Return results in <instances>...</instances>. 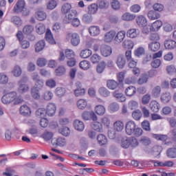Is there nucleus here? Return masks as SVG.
Wrapping results in <instances>:
<instances>
[{
  "label": "nucleus",
  "instance_id": "f257e3e1",
  "mask_svg": "<svg viewBox=\"0 0 176 176\" xmlns=\"http://www.w3.org/2000/svg\"><path fill=\"white\" fill-rule=\"evenodd\" d=\"M13 11L14 13H22L23 16L30 14V11L25 8V1L24 0H18L14 6Z\"/></svg>",
  "mask_w": 176,
  "mask_h": 176
},
{
  "label": "nucleus",
  "instance_id": "f03ea898",
  "mask_svg": "<svg viewBox=\"0 0 176 176\" xmlns=\"http://www.w3.org/2000/svg\"><path fill=\"white\" fill-rule=\"evenodd\" d=\"M16 97H17V93L16 91L9 92L2 96L1 102L5 105H8L13 102L16 100Z\"/></svg>",
  "mask_w": 176,
  "mask_h": 176
},
{
  "label": "nucleus",
  "instance_id": "7ed1b4c3",
  "mask_svg": "<svg viewBox=\"0 0 176 176\" xmlns=\"http://www.w3.org/2000/svg\"><path fill=\"white\" fill-rule=\"evenodd\" d=\"M67 39L70 40L72 46H78L80 43V36L77 33H69Z\"/></svg>",
  "mask_w": 176,
  "mask_h": 176
},
{
  "label": "nucleus",
  "instance_id": "20e7f679",
  "mask_svg": "<svg viewBox=\"0 0 176 176\" xmlns=\"http://www.w3.org/2000/svg\"><path fill=\"white\" fill-rule=\"evenodd\" d=\"M78 12L76 10H72L69 12L65 14V17L63 18L64 24H69L73 20V19L76 17Z\"/></svg>",
  "mask_w": 176,
  "mask_h": 176
},
{
  "label": "nucleus",
  "instance_id": "39448f33",
  "mask_svg": "<svg viewBox=\"0 0 176 176\" xmlns=\"http://www.w3.org/2000/svg\"><path fill=\"white\" fill-rule=\"evenodd\" d=\"M137 128V124L134 121H129L125 126V131L128 135H133Z\"/></svg>",
  "mask_w": 176,
  "mask_h": 176
},
{
  "label": "nucleus",
  "instance_id": "423d86ee",
  "mask_svg": "<svg viewBox=\"0 0 176 176\" xmlns=\"http://www.w3.org/2000/svg\"><path fill=\"white\" fill-rule=\"evenodd\" d=\"M100 53L103 57H108L112 54V47L109 45H102L100 47Z\"/></svg>",
  "mask_w": 176,
  "mask_h": 176
},
{
  "label": "nucleus",
  "instance_id": "0eeeda50",
  "mask_svg": "<svg viewBox=\"0 0 176 176\" xmlns=\"http://www.w3.org/2000/svg\"><path fill=\"white\" fill-rule=\"evenodd\" d=\"M57 107H56L55 104L49 103L47 106V109L45 111L48 116H54Z\"/></svg>",
  "mask_w": 176,
  "mask_h": 176
},
{
  "label": "nucleus",
  "instance_id": "6e6552de",
  "mask_svg": "<svg viewBox=\"0 0 176 176\" xmlns=\"http://www.w3.org/2000/svg\"><path fill=\"white\" fill-rule=\"evenodd\" d=\"M116 65L120 69H123L126 65V58L123 55H118L116 60Z\"/></svg>",
  "mask_w": 176,
  "mask_h": 176
},
{
  "label": "nucleus",
  "instance_id": "1a4fd4ad",
  "mask_svg": "<svg viewBox=\"0 0 176 176\" xmlns=\"http://www.w3.org/2000/svg\"><path fill=\"white\" fill-rule=\"evenodd\" d=\"M164 47L168 50H173L176 47V42L174 40H166L164 41Z\"/></svg>",
  "mask_w": 176,
  "mask_h": 176
},
{
  "label": "nucleus",
  "instance_id": "9d476101",
  "mask_svg": "<svg viewBox=\"0 0 176 176\" xmlns=\"http://www.w3.org/2000/svg\"><path fill=\"white\" fill-rule=\"evenodd\" d=\"M162 25H163V22H162V21L160 20H157L150 27V31H152L153 32H155L156 31L162 28Z\"/></svg>",
  "mask_w": 176,
  "mask_h": 176
},
{
  "label": "nucleus",
  "instance_id": "9b49d317",
  "mask_svg": "<svg viewBox=\"0 0 176 176\" xmlns=\"http://www.w3.org/2000/svg\"><path fill=\"white\" fill-rule=\"evenodd\" d=\"M124 38H126V32L120 31L116 35V37L114 38V41L117 43H120L123 42Z\"/></svg>",
  "mask_w": 176,
  "mask_h": 176
},
{
  "label": "nucleus",
  "instance_id": "f8f14e48",
  "mask_svg": "<svg viewBox=\"0 0 176 176\" xmlns=\"http://www.w3.org/2000/svg\"><path fill=\"white\" fill-rule=\"evenodd\" d=\"M19 112L23 116H30L31 115V109L26 104H24L20 107Z\"/></svg>",
  "mask_w": 176,
  "mask_h": 176
},
{
  "label": "nucleus",
  "instance_id": "ddd939ff",
  "mask_svg": "<svg viewBox=\"0 0 176 176\" xmlns=\"http://www.w3.org/2000/svg\"><path fill=\"white\" fill-rule=\"evenodd\" d=\"M136 23L139 27H145L148 24V21L145 16L140 15L136 18Z\"/></svg>",
  "mask_w": 176,
  "mask_h": 176
},
{
  "label": "nucleus",
  "instance_id": "4468645a",
  "mask_svg": "<svg viewBox=\"0 0 176 176\" xmlns=\"http://www.w3.org/2000/svg\"><path fill=\"white\" fill-rule=\"evenodd\" d=\"M116 36V32L114 30H111L106 33L104 35V41L105 42H112L113 41V38Z\"/></svg>",
  "mask_w": 176,
  "mask_h": 176
},
{
  "label": "nucleus",
  "instance_id": "2eb2a0df",
  "mask_svg": "<svg viewBox=\"0 0 176 176\" xmlns=\"http://www.w3.org/2000/svg\"><path fill=\"white\" fill-rule=\"evenodd\" d=\"M74 129L77 130V131H83V130H85V124L79 120H74Z\"/></svg>",
  "mask_w": 176,
  "mask_h": 176
},
{
  "label": "nucleus",
  "instance_id": "dca6fc26",
  "mask_svg": "<svg viewBox=\"0 0 176 176\" xmlns=\"http://www.w3.org/2000/svg\"><path fill=\"white\" fill-rule=\"evenodd\" d=\"M137 93V88L134 86H129L125 89V94L126 97H133Z\"/></svg>",
  "mask_w": 176,
  "mask_h": 176
},
{
  "label": "nucleus",
  "instance_id": "f3484780",
  "mask_svg": "<svg viewBox=\"0 0 176 176\" xmlns=\"http://www.w3.org/2000/svg\"><path fill=\"white\" fill-rule=\"evenodd\" d=\"M97 140L100 146H104V145H107L108 144V139L107 138V136L103 134H99L97 136Z\"/></svg>",
  "mask_w": 176,
  "mask_h": 176
},
{
  "label": "nucleus",
  "instance_id": "a211bd4d",
  "mask_svg": "<svg viewBox=\"0 0 176 176\" xmlns=\"http://www.w3.org/2000/svg\"><path fill=\"white\" fill-rule=\"evenodd\" d=\"M45 39L47 42H49L51 45H56V40L53 38V34L50 30H47L45 33Z\"/></svg>",
  "mask_w": 176,
  "mask_h": 176
},
{
  "label": "nucleus",
  "instance_id": "6ab92c4d",
  "mask_svg": "<svg viewBox=\"0 0 176 176\" xmlns=\"http://www.w3.org/2000/svg\"><path fill=\"white\" fill-rule=\"evenodd\" d=\"M100 27L93 25L89 28V32L91 36H97L100 35Z\"/></svg>",
  "mask_w": 176,
  "mask_h": 176
},
{
  "label": "nucleus",
  "instance_id": "aec40b11",
  "mask_svg": "<svg viewBox=\"0 0 176 176\" xmlns=\"http://www.w3.org/2000/svg\"><path fill=\"white\" fill-rule=\"evenodd\" d=\"M98 8L99 9H108L109 8V1L107 0H98L97 3Z\"/></svg>",
  "mask_w": 176,
  "mask_h": 176
},
{
  "label": "nucleus",
  "instance_id": "412c9836",
  "mask_svg": "<svg viewBox=\"0 0 176 176\" xmlns=\"http://www.w3.org/2000/svg\"><path fill=\"white\" fill-rule=\"evenodd\" d=\"M148 49L151 52H157L160 49V43L158 41H153L148 44Z\"/></svg>",
  "mask_w": 176,
  "mask_h": 176
},
{
  "label": "nucleus",
  "instance_id": "4be33fe9",
  "mask_svg": "<svg viewBox=\"0 0 176 176\" xmlns=\"http://www.w3.org/2000/svg\"><path fill=\"white\" fill-rule=\"evenodd\" d=\"M171 100V94L165 92L161 96V101L163 104H168Z\"/></svg>",
  "mask_w": 176,
  "mask_h": 176
},
{
  "label": "nucleus",
  "instance_id": "5701e85b",
  "mask_svg": "<svg viewBox=\"0 0 176 176\" xmlns=\"http://www.w3.org/2000/svg\"><path fill=\"white\" fill-rule=\"evenodd\" d=\"M113 97L119 101V102H124L126 101V96L123 95L122 93H119V91H116L113 93Z\"/></svg>",
  "mask_w": 176,
  "mask_h": 176
},
{
  "label": "nucleus",
  "instance_id": "b1692460",
  "mask_svg": "<svg viewBox=\"0 0 176 176\" xmlns=\"http://www.w3.org/2000/svg\"><path fill=\"white\" fill-rule=\"evenodd\" d=\"M113 129L116 131H122L124 129V123L120 120L116 121L113 124Z\"/></svg>",
  "mask_w": 176,
  "mask_h": 176
},
{
  "label": "nucleus",
  "instance_id": "393cba45",
  "mask_svg": "<svg viewBox=\"0 0 176 176\" xmlns=\"http://www.w3.org/2000/svg\"><path fill=\"white\" fill-rule=\"evenodd\" d=\"M121 146L124 149H129L130 148V138H122L121 140Z\"/></svg>",
  "mask_w": 176,
  "mask_h": 176
},
{
  "label": "nucleus",
  "instance_id": "a878e982",
  "mask_svg": "<svg viewBox=\"0 0 176 176\" xmlns=\"http://www.w3.org/2000/svg\"><path fill=\"white\" fill-rule=\"evenodd\" d=\"M148 17L150 20H157L160 18V14L155 10H150L148 12Z\"/></svg>",
  "mask_w": 176,
  "mask_h": 176
},
{
  "label": "nucleus",
  "instance_id": "bb28decb",
  "mask_svg": "<svg viewBox=\"0 0 176 176\" xmlns=\"http://www.w3.org/2000/svg\"><path fill=\"white\" fill-rule=\"evenodd\" d=\"M150 108L152 112L157 113L160 109V105L156 100H153L150 103Z\"/></svg>",
  "mask_w": 176,
  "mask_h": 176
},
{
  "label": "nucleus",
  "instance_id": "cd10ccee",
  "mask_svg": "<svg viewBox=\"0 0 176 176\" xmlns=\"http://www.w3.org/2000/svg\"><path fill=\"white\" fill-rule=\"evenodd\" d=\"M45 31H46V27L43 23H41L36 25V32H37L38 35L45 34Z\"/></svg>",
  "mask_w": 176,
  "mask_h": 176
},
{
  "label": "nucleus",
  "instance_id": "c85d7f7f",
  "mask_svg": "<svg viewBox=\"0 0 176 176\" xmlns=\"http://www.w3.org/2000/svg\"><path fill=\"white\" fill-rule=\"evenodd\" d=\"M41 89H38L37 87H32L31 89V94L32 97L34 98V100H39L41 98V93H39Z\"/></svg>",
  "mask_w": 176,
  "mask_h": 176
},
{
  "label": "nucleus",
  "instance_id": "c756f323",
  "mask_svg": "<svg viewBox=\"0 0 176 176\" xmlns=\"http://www.w3.org/2000/svg\"><path fill=\"white\" fill-rule=\"evenodd\" d=\"M46 115H47V113L45 108H40L36 111V116L37 118H40L41 119L45 118Z\"/></svg>",
  "mask_w": 176,
  "mask_h": 176
},
{
  "label": "nucleus",
  "instance_id": "7c9ffc66",
  "mask_svg": "<svg viewBox=\"0 0 176 176\" xmlns=\"http://www.w3.org/2000/svg\"><path fill=\"white\" fill-rule=\"evenodd\" d=\"M46 43H45L44 40H41L40 41H38L36 44V47H35V51L38 53V52H42V50H43V49L45 48Z\"/></svg>",
  "mask_w": 176,
  "mask_h": 176
},
{
  "label": "nucleus",
  "instance_id": "2f4dec72",
  "mask_svg": "<svg viewBox=\"0 0 176 176\" xmlns=\"http://www.w3.org/2000/svg\"><path fill=\"white\" fill-rule=\"evenodd\" d=\"M72 6L70 3H66L63 5L61 8V12L63 14H65L71 11H72Z\"/></svg>",
  "mask_w": 176,
  "mask_h": 176
},
{
  "label": "nucleus",
  "instance_id": "473e14b6",
  "mask_svg": "<svg viewBox=\"0 0 176 176\" xmlns=\"http://www.w3.org/2000/svg\"><path fill=\"white\" fill-rule=\"evenodd\" d=\"M91 127L95 131H98V133H102V124L99 122H94L91 124Z\"/></svg>",
  "mask_w": 176,
  "mask_h": 176
},
{
  "label": "nucleus",
  "instance_id": "72a5a7b5",
  "mask_svg": "<svg viewBox=\"0 0 176 176\" xmlns=\"http://www.w3.org/2000/svg\"><path fill=\"white\" fill-rule=\"evenodd\" d=\"M79 67L81 68V69L87 71V69H89L90 67H91V65L88 60H82L79 64Z\"/></svg>",
  "mask_w": 176,
  "mask_h": 176
},
{
  "label": "nucleus",
  "instance_id": "f704fd0d",
  "mask_svg": "<svg viewBox=\"0 0 176 176\" xmlns=\"http://www.w3.org/2000/svg\"><path fill=\"white\" fill-rule=\"evenodd\" d=\"M122 19L124 21H131L135 19V15L129 12H126L123 14Z\"/></svg>",
  "mask_w": 176,
  "mask_h": 176
},
{
  "label": "nucleus",
  "instance_id": "c9c22d12",
  "mask_svg": "<svg viewBox=\"0 0 176 176\" xmlns=\"http://www.w3.org/2000/svg\"><path fill=\"white\" fill-rule=\"evenodd\" d=\"M92 53L91 50L89 49L82 50L80 53V56L82 58H89V57L91 56Z\"/></svg>",
  "mask_w": 176,
  "mask_h": 176
},
{
  "label": "nucleus",
  "instance_id": "e433bc0d",
  "mask_svg": "<svg viewBox=\"0 0 176 176\" xmlns=\"http://www.w3.org/2000/svg\"><path fill=\"white\" fill-rule=\"evenodd\" d=\"M36 17L37 20H39V21H43V20H45L46 17H47V15L44 11H37L36 13Z\"/></svg>",
  "mask_w": 176,
  "mask_h": 176
},
{
  "label": "nucleus",
  "instance_id": "4c0bfd02",
  "mask_svg": "<svg viewBox=\"0 0 176 176\" xmlns=\"http://www.w3.org/2000/svg\"><path fill=\"white\" fill-rule=\"evenodd\" d=\"M166 155L169 159L176 158V148H170L167 150Z\"/></svg>",
  "mask_w": 176,
  "mask_h": 176
},
{
  "label": "nucleus",
  "instance_id": "58836bf2",
  "mask_svg": "<svg viewBox=\"0 0 176 176\" xmlns=\"http://www.w3.org/2000/svg\"><path fill=\"white\" fill-rule=\"evenodd\" d=\"M98 10V6L96 3L91 4L88 7V13L89 14H96Z\"/></svg>",
  "mask_w": 176,
  "mask_h": 176
},
{
  "label": "nucleus",
  "instance_id": "ea45409f",
  "mask_svg": "<svg viewBox=\"0 0 176 176\" xmlns=\"http://www.w3.org/2000/svg\"><path fill=\"white\" fill-rule=\"evenodd\" d=\"M105 67H107V63L104 61L99 63L96 67V72L98 74H102L105 69Z\"/></svg>",
  "mask_w": 176,
  "mask_h": 176
},
{
  "label": "nucleus",
  "instance_id": "a19ab883",
  "mask_svg": "<svg viewBox=\"0 0 176 176\" xmlns=\"http://www.w3.org/2000/svg\"><path fill=\"white\" fill-rule=\"evenodd\" d=\"M132 118L135 120H140L141 118H142V112H141V110L136 109L132 112Z\"/></svg>",
  "mask_w": 176,
  "mask_h": 176
},
{
  "label": "nucleus",
  "instance_id": "79ce46f5",
  "mask_svg": "<svg viewBox=\"0 0 176 176\" xmlns=\"http://www.w3.org/2000/svg\"><path fill=\"white\" fill-rule=\"evenodd\" d=\"M118 86H119V83L114 80H109L107 81V87L111 90H115Z\"/></svg>",
  "mask_w": 176,
  "mask_h": 176
},
{
  "label": "nucleus",
  "instance_id": "37998d69",
  "mask_svg": "<svg viewBox=\"0 0 176 176\" xmlns=\"http://www.w3.org/2000/svg\"><path fill=\"white\" fill-rule=\"evenodd\" d=\"M58 131L60 134H62V135H64L65 137H68L69 134H71V130L67 126H63L59 129Z\"/></svg>",
  "mask_w": 176,
  "mask_h": 176
},
{
  "label": "nucleus",
  "instance_id": "c03bdc74",
  "mask_svg": "<svg viewBox=\"0 0 176 176\" xmlns=\"http://www.w3.org/2000/svg\"><path fill=\"white\" fill-rule=\"evenodd\" d=\"M95 112L97 113V115L102 116V115L105 113V107L102 105H97L95 107Z\"/></svg>",
  "mask_w": 176,
  "mask_h": 176
},
{
  "label": "nucleus",
  "instance_id": "a18cd8bd",
  "mask_svg": "<svg viewBox=\"0 0 176 176\" xmlns=\"http://www.w3.org/2000/svg\"><path fill=\"white\" fill-rule=\"evenodd\" d=\"M129 145L131 148H137L140 143L138 142V140L135 138V137H130L129 138Z\"/></svg>",
  "mask_w": 176,
  "mask_h": 176
},
{
  "label": "nucleus",
  "instance_id": "49530a36",
  "mask_svg": "<svg viewBox=\"0 0 176 176\" xmlns=\"http://www.w3.org/2000/svg\"><path fill=\"white\" fill-rule=\"evenodd\" d=\"M77 107L78 109H85L87 107V101L85 99H80L77 102Z\"/></svg>",
  "mask_w": 176,
  "mask_h": 176
},
{
  "label": "nucleus",
  "instance_id": "de8ad7c7",
  "mask_svg": "<svg viewBox=\"0 0 176 176\" xmlns=\"http://www.w3.org/2000/svg\"><path fill=\"white\" fill-rule=\"evenodd\" d=\"M138 35V31L136 29H130L126 32V36L129 38H137Z\"/></svg>",
  "mask_w": 176,
  "mask_h": 176
},
{
  "label": "nucleus",
  "instance_id": "09e8293b",
  "mask_svg": "<svg viewBox=\"0 0 176 176\" xmlns=\"http://www.w3.org/2000/svg\"><path fill=\"white\" fill-rule=\"evenodd\" d=\"M148 79H149V77L148 74H142V76L138 80V85H144V83H146V82H148Z\"/></svg>",
  "mask_w": 176,
  "mask_h": 176
},
{
  "label": "nucleus",
  "instance_id": "8fccbe9b",
  "mask_svg": "<svg viewBox=\"0 0 176 176\" xmlns=\"http://www.w3.org/2000/svg\"><path fill=\"white\" fill-rule=\"evenodd\" d=\"M12 23L14 24V25H16L17 27H20L21 24H23V21H21V18H20L18 16H14L11 19Z\"/></svg>",
  "mask_w": 176,
  "mask_h": 176
},
{
  "label": "nucleus",
  "instance_id": "3c124183",
  "mask_svg": "<svg viewBox=\"0 0 176 176\" xmlns=\"http://www.w3.org/2000/svg\"><path fill=\"white\" fill-rule=\"evenodd\" d=\"M85 93H86V90L85 88L78 87L74 90V95L76 97H80L82 96H85Z\"/></svg>",
  "mask_w": 176,
  "mask_h": 176
},
{
  "label": "nucleus",
  "instance_id": "603ef678",
  "mask_svg": "<svg viewBox=\"0 0 176 176\" xmlns=\"http://www.w3.org/2000/svg\"><path fill=\"white\" fill-rule=\"evenodd\" d=\"M32 31H34V27L31 25H27L23 29V32L25 35H30Z\"/></svg>",
  "mask_w": 176,
  "mask_h": 176
},
{
  "label": "nucleus",
  "instance_id": "864d4df0",
  "mask_svg": "<svg viewBox=\"0 0 176 176\" xmlns=\"http://www.w3.org/2000/svg\"><path fill=\"white\" fill-rule=\"evenodd\" d=\"M142 129L145 131H151V122H149L148 120H144L142 122Z\"/></svg>",
  "mask_w": 176,
  "mask_h": 176
},
{
  "label": "nucleus",
  "instance_id": "5fc2aeb1",
  "mask_svg": "<svg viewBox=\"0 0 176 176\" xmlns=\"http://www.w3.org/2000/svg\"><path fill=\"white\" fill-rule=\"evenodd\" d=\"M66 91H67L64 87H57L56 89L55 93L58 97H63L65 95Z\"/></svg>",
  "mask_w": 176,
  "mask_h": 176
},
{
  "label": "nucleus",
  "instance_id": "6e6d98bb",
  "mask_svg": "<svg viewBox=\"0 0 176 176\" xmlns=\"http://www.w3.org/2000/svg\"><path fill=\"white\" fill-rule=\"evenodd\" d=\"M9 82V78L5 73H0V85H6Z\"/></svg>",
  "mask_w": 176,
  "mask_h": 176
},
{
  "label": "nucleus",
  "instance_id": "4d7b16f0",
  "mask_svg": "<svg viewBox=\"0 0 176 176\" xmlns=\"http://www.w3.org/2000/svg\"><path fill=\"white\" fill-rule=\"evenodd\" d=\"M65 74V67L63 66L58 67L55 69V75L56 76H61Z\"/></svg>",
  "mask_w": 176,
  "mask_h": 176
},
{
  "label": "nucleus",
  "instance_id": "13d9d810",
  "mask_svg": "<svg viewBox=\"0 0 176 176\" xmlns=\"http://www.w3.org/2000/svg\"><path fill=\"white\" fill-rule=\"evenodd\" d=\"M29 89H30V87H28V85L19 84L18 91H19V93H21V94L27 93V91H28Z\"/></svg>",
  "mask_w": 176,
  "mask_h": 176
},
{
  "label": "nucleus",
  "instance_id": "bf43d9fd",
  "mask_svg": "<svg viewBox=\"0 0 176 176\" xmlns=\"http://www.w3.org/2000/svg\"><path fill=\"white\" fill-rule=\"evenodd\" d=\"M153 138L157 140V141H167L168 137L167 135H160V134H154Z\"/></svg>",
  "mask_w": 176,
  "mask_h": 176
},
{
  "label": "nucleus",
  "instance_id": "052dcab7",
  "mask_svg": "<svg viewBox=\"0 0 176 176\" xmlns=\"http://www.w3.org/2000/svg\"><path fill=\"white\" fill-rule=\"evenodd\" d=\"M99 93L102 97H109L111 92L105 87H101L99 89Z\"/></svg>",
  "mask_w": 176,
  "mask_h": 176
},
{
  "label": "nucleus",
  "instance_id": "680f3d73",
  "mask_svg": "<svg viewBox=\"0 0 176 176\" xmlns=\"http://www.w3.org/2000/svg\"><path fill=\"white\" fill-rule=\"evenodd\" d=\"M57 8V1L56 0H50L47 5V8L50 10H53Z\"/></svg>",
  "mask_w": 176,
  "mask_h": 176
},
{
  "label": "nucleus",
  "instance_id": "e2e57ef3",
  "mask_svg": "<svg viewBox=\"0 0 176 176\" xmlns=\"http://www.w3.org/2000/svg\"><path fill=\"white\" fill-rule=\"evenodd\" d=\"M111 6L113 10H119L120 9V3L118 0H112Z\"/></svg>",
  "mask_w": 176,
  "mask_h": 176
},
{
  "label": "nucleus",
  "instance_id": "0e129e2a",
  "mask_svg": "<svg viewBox=\"0 0 176 176\" xmlns=\"http://www.w3.org/2000/svg\"><path fill=\"white\" fill-rule=\"evenodd\" d=\"M65 53L66 58H75V52L74 50L71 49H67L65 50Z\"/></svg>",
  "mask_w": 176,
  "mask_h": 176
},
{
  "label": "nucleus",
  "instance_id": "69168bd1",
  "mask_svg": "<svg viewBox=\"0 0 176 176\" xmlns=\"http://www.w3.org/2000/svg\"><path fill=\"white\" fill-rule=\"evenodd\" d=\"M41 137L45 141H50L53 138V133L52 132H45L42 134Z\"/></svg>",
  "mask_w": 176,
  "mask_h": 176
},
{
  "label": "nucleus",
  "instance_id": "338daca9",
  "mask_svg": "<svg viewBox=\"0 0 176 176\" xmlns=\"http://www.w3.org/2000/svg\"><path fill=\"white\" fill-rule=\"evenodd\" d=\"M143 54H145V48L142 47H138L135 51V56H136L137 57H141V56H143Z\"/></svg>",
  "mask_w": 176,
  "mask_h": 176
},
{
  "label": "nucleus",
  "instance_id": "774afa93",
  "mask_svg": "<svg viewBox=\"0 0 176 176\" xmlns=\"http://www.w3.org/2000/svg\"><path fill=\"white\" fill-rule=\"evenodd\" d=\"M128 107L129 109H137L138 108V102L135 100H131L128 103Z\"/></svg>",
  "mask_w": 176,
  "mask_h": 176
}]
</instances>
